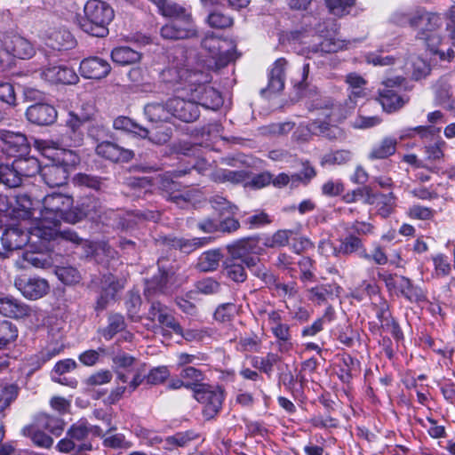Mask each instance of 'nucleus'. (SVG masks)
I'll list each match as a JSON object with an SVG mask.
<instances>
[{"mask_svg": "<svg viewBox=\"0 0 455 455\" xmlns=\"http://www.w3.org/2000/svg\"><path fill=\"white\" fill-rule=\"evenodd\" d=\"M41 209L38 212L39 219H35V227L31 229V235L38 239L53 240L60 235L63 240L75 244H82L86 247V256L99 254L100 251L111 253L109 247L106 244L100 245L83 240L75 231L70 229L58 232L57 228L61 221L76 223L84 216L90 214L89 211H80L74 207V199L71 196L52 193L45 196L40 203Z\"/></svg>", "mask_w": 455, "mask_h": 455, "instance_id": "f257e3e1", "label": "nucleus"}, {"mask_svg": "<svg viewBox=\"0 0 455 455\" xmlns=\"http://www.w3.org/2000/svg\"><path fill=\"white\" fill-rule=\"evenodd\" d=\"M163 79L166 83H179L180 80L187 81L190 95L197 104L209 109H218L223 103L220 93L213 87L206 84L207 80L202 81V73L192 72L183 67L172 65L166 68L163 73Z\"/></svg>", "mask_w": 455, "mask_h": 455, "instance_id": "f03ea898", "label": "nucleus"}, {"mask_svg": "<svg viewBox=\"0 0 455 455\" xmlns=\"http://www.w3.org/2000/svg\"><path fill=\"white\" fill-rule=\"evenodd\" d=\"M346 82L350 90L348 98L345 102V107L334 104L331 100L316 98V102L314 103V108L316 109L324 108L326 111L323 115L333 120L342 121L352 110L355 108L357 100L363 99L366 96V81L363 76L356 73H350L346 77Z\"/></svg>", "mask_w": 455, "mask_h": 455, "instance_id": "7ed1b4c3", "label": "nucleus"}, {"mask_svg": "<svg viewBox=\"0 0 455 455\" xmlns=\"http://www.w3.org/2000/svg\"><path fill=\"white\" fill-rule=\"evenodd\" d=\"M84 13V17L78 20L82 30L98 37L108 34V25L114 18V11L109 4L100 0H88Z\"/></svg>", "mask_w": 455, "mask_h": 455, "instance_id": "20e7f679", "label": "nucleus"}, {"mask_svg": "<svg viewBox=\"0 0 455 455\" xmlns=\"http://www.w3.org/2000/svg\"><path fill=\"white\" fill-rule=\"evenodd\" d=\"M315 102L316 99L308 106V109L310 111H319V117L310 122L307 125L300 124L292 134L293 140L296 141H307L311 135L323 136L329 140H343L345 137L343 130L334 124L339 121H333L326 117L323 115L324 112H328L326 109H316L314 108L313 105Z\"/></svg>", "mask_w": 455, "mask_h": 455, "instance_id": "39448f33", "label": "nucleus"}, {"mask_svg": "<svg viewBox=\"0 0 455 455\" xmlns=\"http://www.w3.org/2000/svg\"><path fill=\"white\" fill-rule=\"evenodd\" d=\"M420 24L417 28L416 39L421 41L432 52H438V48L450 41L449 36L443 34V18L438 12H428L422 7L420 12Z\"/></svg>", "mask_w": 455, "mask_h": 455, "instance_id": "423d86ee", "label": "nucleus"}, {"mask_svg": "<svg viewBox=\"0 0 455 455\" xmlns=\"http://www.w3.org/2000/svg\"><path fill=\"white\" fill-rule=\"evenodd\" d=\"M333 27H335L334 24ZM298 40L303 44V48L300 50L303 54L331 53L346 47L345 41L338 36L335 28H328L327 26L321 24L316 28L315 35L300 34Z\"/></svg>", "mask_w": 455, "mask_h": 455, "instance_id": "0eeeda50", "label": "nucleus"}, {"mask_svg": "<svg viewBox=\"0 0 455 455\" xmlns=\"http://www.w3.org/2000/svg\"><path fill=\"white\" fill-rule=\"evenodd\" d=\"M175 88V95L169 99V111L172 117H175L185 123L196 121L200 116L199 107L190 95L187 81L180 80L172 83Z\"/></svg>", "mask_w": 455, "mask_h": 455, "instance_id": "6e6552de", "label": "nucleus"}, {"mask_svg": "<svg viewBox=\"0 0 455 455\" xmlns=\"http://www.w3.org/2000/svg\"><path fill=\"white\" fill-rule=\"evenodd\" d=\"M88 437L87 421L79 420L69 427L65 437L57 443L55 449L60 453L84 455L93 449Z\"/></svg>", "mask_w": 455, "mask_h": 455, "instance_id": "1a4fd4ad", "label": "nucleus"}, {"mask_svg": "<svg viewBox=\"0 0 455 455\" xmlns=\"http://www.w3.org/2000/svg\"><path fill=\"white\" fill-rule=\"evenodd\" d=\"M1 51L4 52L5 57L2 56L0 52V69L10 65L12 57L28 60L36 54L34 44L26 37L16 34H8L4 36Z\"/></svg>", "mask_w": 455, "mask_h": 455, "instance_id": "9d476101", "label": "nucleus"}, {"mask_svg": "<svg viewBox=\"0 0 455 455\" xmlns=\"http://www.w3.org/2000/svg\"><path fill=\"white\" fill-rule=\"evenodd\" d=\"M194 398L204 405V416L213 419L221 410L225 398L224 390L220 386L204 384L193 394Z\"/></svg>", "mask_w": 455, "mask_h": 455, "instance_id": "9b49d317", "label": "nucleus"}, {"mask_svg": "<svg viewBox=\"0 0 455 455\" xmlns=\"http://www.w3.org/2000/svg\"><path fill=\"white\" fill-rule=\"evenodd\" d=\"M35 227V221H33V225L28 228H21L19 225H14L7 228L2 235V243L4 248L8 251H15L20 250L23 246L28 245L29 248H32L33 245L37 243V242H41L44 245V243L46 241L43 238L38 239L36 236L31 235V229Z\"/></svg>", "mask_w": 455, "mask_h": 455, "instance_id": "f8f14e48", "label": "nucleus"}, {"mask_svg": "<svg viewBox=\"0 0 455 455\" xmlns=\"http://www.w3.org/2000/svg\"><path fill=\"white\" fill-rule=\"evenodd\" d=\"M202 45L215 60L217 68H223L235 59V47L228 40L211 36L203 40Z\"/></svg>", "mask_w": 455, "mask_h": 455, "instance_id": "ddd939ff", "label": "nucleus"}, {"mask_svg": "<svg viewBox=\"0 0 455 455\" xmlns=\"http://www.w3.org/2000/svg\"><path fill=\"white\" fill-rule=\"evenodd\" d=\"M385 283L390 291L401 294L411 303H420L427 300L426 292L411 281L402 275H388L384 277Z\"/></svg>", "mask_w": 455, "mask_h": 455, "instance_id": "4468645a", "label": "nucleus"}, {"mask_svg": "<svg viewBox=\"0 0 455 455\" xmlns=\"http://www.w3.org/2000/svg\"><path fill=\"white\" fill-rule=\"evenodd\" d=\"M160 35L165 40H185L197 37L198 30L191 16L166 23L161 28Z\"/></svg>", "mask_w": 455, "mask_h": 455, "instance_id": "2eb2a0df", "label": "nucleus"}, {"mask_svg": "<svg viewBox=\"0 0 455 455\" xmlns=\"http://www.w3.org/2000/svg\"><path fill=\"white\" fill-rule=\"evenodd\" d=\"M40 209L38 200H34L27 194H19L14 197L13 202L10 203L9 214L12 219L28 220L32 226L35 219H39L35 215Z\"/></svg>", "mask_w": 455, "mask_h": 455, "instance_id": "dca6fc26", "label": "nucleus"}, {"mask_svg": "<svg viewBox=\"0 0 455 455\" xmlns=\"http://www.w3.org/2000/svg\"><path fill=\"white\" fill-rule=\"evenodd\" d=\"M267 321L272 334L276 339L279 351H289L292 347L291 326L283 323L281 313L276 310L267 312Z\"/></svg>", "mask_w": 455, "mask_h": 455, "instance_id": "f3484780", "label": "nucleus"}, {"mask_svg": "<svg viewBox=\"0 0 455 455\" xmlns=\"http://www.w3.org/2000/svg\"><path fill=\"white\" fill-rule=\"evenodd\" d=\"M227 249L229 258L242 261L245 266L255 264L259 250L257 240L253 238L241 239L228 244Z\"/></svg>", "mask_w": 455, "mask_h": 455, "instance_id": "a211bd4d", "label": "nucleus"}, {"mask_svg": "<svg viewBox=\"0 0 455 455\" xmlns=\"http://www.w3.org/2000/svg\"><path fill=\"white\" fill-rule=\"evenodd\" d=\"M50 241H45L44 245L41 242H37L33 248L36 250H26L22 254V262H18L21 267H27L28 265L37 268H48L53 264L52 259L48 252V243Z\"/></svg>", "mask_w": 455, "mask_h": 455, "instance_id": "6ab92c4d", "label": "nucleus"}, {"mask_svg": "<svg viewBox=\"0 0 455 455\" xmlns=\"http://www.w3.org/2000/svg\"><path fill=\"white\" fill-rule=\"evenodd\" d=\"M15 287L29 299H38L46 295L50 290L48 282L41 277H17Z\"/></svg>", "mask_w": 455, "mask_h": 455, "instance_id": "aec40b11", "label": "nucleus"}, {"mask_svg": "<svg viewBox=\"0 0 455 455\" xmlns=\"http://www.w3.org/2000/svg\"><path fill=\"white\" fill-rule=\"evenodd\" d=\"M100 285L101 292L95 306L97 311L106 309L108 304L115 300L116 294L124 287V282L109 273L103 275Z\"/></svg>", "mask_w": 455, "mask_h": 455, "instance_id": "412c9836", "label": "nucleus"}, {"mask_svg": "<svg viewBox=\"0 0 455 455\" xmlns=\"http://www.w3.org/2000/svg\"><path fill=\"white\" fill-rule=\"evenodd\" d=\"M148 318L153 322H157L163 331L181 333V326L172 315L171 309L160 302L151 304Z\"/></svg>", "mask_w": 455, "mask_h": 455, "instance_id": "4be33fe9", "label": "nucleus"}, {"mask_svg": "<svg viewBox=\"0 0 455 455\" xmlns=\"http://www.w3.org/2000/svg\"><path fill=\"white\" fill-rule=\"evenodd\" d=\"M57 110L51 104L37 102L26 110L28 122L36 125H51L57 120Z\"/></svg>", "mask_w": 455, "mask_h": 455, "instance_id": "5701e85b", "label": "nucleus"}, {"mask_svg": "<svg viewBox=\"0 0 455 455\" xmlns=\"http://www.w3.org/2000/svg\"><path fill=\"white\" fill-rule=\"evenodd\" d=\"M342 288L337 283H320L306 289V296L308 301L315 305L322 306L338 298Z\"/></svg>", "mask_w": 455, "mask_h": 455, "instance_id": "b1692460", "label": "nucleus"}, {"mask_svg": "<svg viewBox=\"0 0 455 455\" xmlns=\"http://www.w3.org/2000/svg\"><path fill=\"white\" fill-rule=\"evenodd\" d=\"M80 74L88 79H101L111 71V66L108 60L100 57H89L80 63Z\"/></svg>", "mask_w": 455, "mask_h": 455, "instance_id": "393cba45", "label": "nucleus"}, {"mask_svg": "<svg viewBox=\"0 0 455 455\" xmlns=\"http://www.w3.org/2000/svg\"><path fill=\"white\" fill-rule=\"evenodd\" d=\"M0 140L4 147V150L9 155H25L28 152L29 145L27 137L21 132L0 130Z\"/></svg>", "mask_w": 455, "mask_h": 455, "instance_id": "a878e982", "label": "nucleus"}, {"mask_svg": "<svg viewBox=\"0 0 455 455\" xmlns=\"http://www.w3.org/2000/svg\"><path fill=\"white\" fill-rule=\"evenodd\" d=\"M43 38L48 47L58 51L70 49L76 44L72 34L64 28H50Z\"/></svg>", "mask_w": 455, "mask_h": 455, "instance_id": "bb28decb", "label": "nucleus"}, {"mask_svg": "<svg viewBox=\"0 0 455 455\" xmlns=\"http://www.w3.org/2000/svg\"><path fill=\"white\" fill-rule=\"evenodd\" d=\"M41 77L52 84H76L78 76L73 68L64 65L49 66L41 72Z\"/></svg>", "mask_w": 455, "mask_h": 455, "instance_id": "cd10ccee", "label": "nucleus"}, {"mask_svg": "<svg viewBox=\"0 0 455 455\" xmlns=\"http://www.w3.org/2000/svg\"><path fill=\"white\" fill-rule=\"evenodd\" d=\"M95 151L98 156L112 162H128L134 156L133 151L109 141L98 144Z\"/></svg>", "mask_w": 455, "mask_h": 455, "instance_id": "c85d7f7f", "label": "nucleus"}, {"mask_svg": "<svg viewBox=\"0 0 455 455\" xmlns=\"http://www.w3.org/2000/svg\"><path fill=\"white\" fill-rule=\"evenodd\" d=\"M40 176L48 187H60L68 180V169L60 163L45 164L41 168Z\"/></svg>", "mask_w": 455, "mask_h": 455, "instance_id": "c756f323", "label": "nucleus"}, {"mask_svg": "<svg viewBox=\"0 0 455 455\" xmlns=\"http://www.w3.org/2000/svg\"><path fill=\"white\" fill-rule=\"evenodd\" d=\"M30 307L12 296L0 297V315L11 318H23L29 315Z\"/></svg>", "mask_w": 455, "mask_h": 455, "instance_id": "7c9ffc66", "label": "nucleus"}, {"mask_svg": "<svg viewBox=\"0 0 455 455\" xmlns=\"http://www.w3.org/2000/svg\"><path fill=\"white\" fill-rule=\"evenodd\" d=\"M144 115L151 123L170 122L172 119L169 111V100L165 104L161 102H150L144 107Z\"/></svg>", "mask_w": 455, "mask_h": 455, "instance_id": "2f4dec72", "label": "nucleus"}, {"mask_svg": "<svg viewBox=\"0 0 455 455\" xmlns=\"http://www.w3.org/2000/svg\"><path fill=\"white\" fill-rule=\"evenodd\" d=\"M397 144V139L385 137L371 148L368 158L370 160L387 158L395 153Z\"/></svg>", "mask_w": 455, "mask_h": 455, "instance_id": "473e14b6", "label": "nucleus"}, {"mask_svg": "<svg viewBox=\"0 0 455 455\" xmlns=\"http://www.w3.org/2000/svg\"><path fill=\"white\" fill-rule=\"evenodd\" d=\"M365 247L363 242L357 235L350 234L339 239V245L335 249V254L350 255L357 253L362 258Z\"/></svg>", "mask_w": 455, "mask_h": 455, "instance_id": "72a5a7b5", "label": "nucleus"}, {"mask_svg": "<svg viewBox=\"0 0 455 455\" xmlns=\"http://www.w3.org/2000/svg\"><path fill=\"white\" fill-rule=\"evenodd\" d=\"M422 7H414L408 11L398 10L392 15V21L399 26H410L417 28L420 24V12Z\"/></svg>", "mask_w": 455, "mask_h": 455, "instance_id": "f704fd0d", "label": "nucleus"}, {"mask_svg": "<svg viewBox=\"0 0 455 455\" xmlns=\"http://www.w3.org/2000/svg\"><path fill=\"white\" fill-rule=\"evenodd\" d=\"M87 120V117H79L73 112L68 113L66 120L67 127L70 137V146H80L84 140V132L81 130L82 125Z\"/></svg>", "mask_w": 455, "mask_h": 455, "instance_id": "c9c22d12", "label": "nucleus"}, {"mask_svg": "<svg viewBox=\"0 0 455 455\" xmlns=\"http://www.w3.org/2000/svg\"><path fill=\"white\" fill-rule=\"evenodd\" d=\"M111 59L120 66H127L139 62L141 53L128 46H119L112 50Z\"/></svg>", "mask_w": 455, "mask_h": 455, "instance_id": "e433bc0d", "label": "nucleus"}, {"mask_svg": "<svg viewBox=\"0 0 455 455\" xmlns=\"http://www.w3.org/2000/svg\"><path fill=\"white\" fill-rule=\"evenodd\" d=\"M157 9L163 16L173 20L188 19L192 16L190 9L170 0L160 2Z\"/></svg>", "mask_w": 455, "mask_h": 455, "instance_id": "4c0bfd02", "label": "nucleus"}, {"mask_svg": "<svg viewBox=\"0 0 455 455\" xmlns=\"http://www.w3.org/2000/svg\"><path fill=\"white\" fill-rule=\"evenodd\" d=\"M143 371V365H137L129 370L128 372L117 371V379L123 383H128V392L132 394L145 379H147V375Z\"/></svg>", "mask_w": 455, "mask_h": 455, "instance_id": "58836bf2", "label": "nucleus"}, {"mask_svg": "<svg viewBox=\"0 0 455 455\" xmlns=\"http://www.w3.org/2000/svg\"><path fill=\"white\" fill-rule=\"evenodd\" d=\"M378 100L387 112L395 111L402 108L407 101V100L399 96L393 89L387 87L379 92Z\"/></svg>", "mask_w": 455, "mask_h": 455, "instance_id": "ea45409f", "label": "nucleus"}, {"mask_svg": "<svg viewBox=\"0 0 455 455\" xmlns=\"http://www.w3.org/2000/svg\"><path fill=\"white\" fill-rule=\"evenodd\" d=\"M168 243L175 248L179 249L184 253H190L197 248L203 247L207 244L209 238H183V237H169L167 239Z\"/></svg>", "mask_w": 455, "mask_h": 455, "instance_id": "a19ab883", "label": "nucleus"}, {"mask_svg": "<svg viewBox=\"0 0 455 455\" xmlns=\"http://www.w3.org/2000/svg\"><path fill=\"white\" fill-rule=\"evenodd\" d=\"M287 62L280 58L275 63L269 75L268 90L272 92H278L284 86V68Z\"/></svg>", "mask_w": 455, "mask_h": 455, "instance_id": "79ce46f5", "label": "nucleus"}, {"mask_svg": "<svg viewBox=\"0 0 455 455\" xmlns=\"http://www.w3.org/2000/svg\"><path fill=\"white\" fill-rule=\"evenodd\" d=\"M113 127L115 130L132 133L141 139H145L148 135V130L147 128L140 126L131 118L124 116H118L114 120Z\"/></svg>", "mask_w": 455, "mask_h": 455, "instance_id": "37998d69", "label": "nucleus"}, {"mask_svg": "<svg viewBox=\"0 0 455 455\" xmlns=\"http://www.w3.org/2000/svg\"><path fill=\"white\" fill-rule=\"evenodd\" d=\"M224 271L226 275L235 283H243L247 278L244 263L228 257L225 260Z\"/></svg>", "mask_w": 455, "mask_h": 455, "instance_id": "c03bdc74", "label": "nucleus"}, {"mask_svg": "<svg viewBox=\"0 0 455 455\" xmlns=\"http://www.w3.org/2000/svg\"><path fill=\"white\" fill-rule=\"evenodd\" d=\"M22 433L25 436L30 438L32 443L39 448L50 449L53 445L54 441L52 437L33 426L24 427Z\"/></svg>", "mask_w": 455, "mask_h": 455, "instance_id": "a18cd8bd", "label": "nucleus"}, {"mask_svg": "<svg viewBox=\"0 0 455 455\" xmlns=\"http://www.w3.org/2000/svg\"><path fill=\"white\" fill-rule=\"evenodd\" d=\"M180 376L185 381L186 388L190 389L195 393V390L203 387L204 383H202L204 379L203 372L192 366H187L182 369Z\"/></svg>", "mask_w": 455, "mask_h": 455, "instance_id": "49530a36", "label": "nucleus"}, {"mask_svg": "<svg viewBox=\"0 0 455 455\" xmlns=\"http://www.w3.org/2000/svg\"><path fill=\"white\" fill-rule=\"evenodd\" d=\"M21 180L24 177H33L41 172L42 166L35 157L17 158L14 160Z\"/></svg>", "mask_w": 455, "mask_h": 455, "instance_id": "de8ad7c7", "label": "nucleus"}, {"mask_svg": "<svg viewBox=\"0 0 455 455\" xmlns=\"http://www.w3.org/2000/svg\"><path fill=\"white\" fill-rule=\"evenodd\" d=\"M371 104H376L375 101L369 102L364 107H362L359 108L358 115L355 118V120L352 122V126L355 129H369L372 128L374 126H377L381 123L380 117L378 116H365L364 114L367 111V108L371 106Z\"/></svg>", "mask_w": 455, "mask_h": 455, "instance_id": "09e8293b", "label": "nucleus"}, {"mask_svg": "<svg viewBox=\"0 0 455 455\" xmlns=\"http://www.w3.org/2000/svg\"><path fill=\"white\" fill-rule=\"evenodd\" d=\"M0 182L10 188H17L21 184L22 180L14 162L12 164H0Z\"/></svg>", "mask_w": 455, "mask_h": 455, "instance_id": "8fccbe9b", "label": "nucleus"}, {"mask_svg": "<svg viewBox=\"0 0 455 455\" xmlns=\"http://www.w3.org/2000/svg\"><path fill=\"white\" fill-rule=\"evenodd\" d=\"M124 328L125 322L124 316L119 314H112L108 316V326L100 329L99 332L106 340H109L116 333L124 330Z\"/></svg>", "mask_w": 455, "mask_h": 455, "instance_id": "3c124183", "label": "nucleus"}, {"mask_svg": "<svg viewBox=\"0 0 455 455\" xmlns=\"http://www.w3.org/2000/svg\"><path fill=\"white\" fill-rule=\"evenodd\" d=\"M220 259V253L218 251H208L199 257L196 267L202 272L213 271L217 269Z\"/></svg>", "mask_w": 455, "mask_h": 455, "instance_id": "603ef678", "label": "nucleus"}, {"mask_svg": "<svg viewBox=\"0 0 455 455\" xmlns=\"http://www.w3.org/2000/svg\"><path fill=\"white\" fill-rule=\"evenodd\" d=\"M329 12L337 17H342L350 13L355 0H323Z\"/></svg>", "mask_w": 455, "mask_h": 455, "instance_id": "864d4df0", "label": "nucleus"}, {"mask_svg": "<svg viewBox=\"0 0 455 455\" xmlns=\"http://www.w3.org/2000/svg\"><path fill=\"white\" fill-rule=\"evenodd\" d=\"M39 424L44 429L56 436L60 435L65 426V422L62 419L49 415L41 416L39 419Z\"/></svg>", "mask_w": 455, "mask_h": 455, "instance_id": "5fc2aeb1", "label": "nucleus"}, {"mask_svg": "<svg viewBox=\"0 0 455 455\" xmlns=\"http://www.w3.org/2000/svg\"><path fill=\"white\" fill-rule=\"evenodd\" d=\"M352 158V153L349 150H336L325 154L321 160L322 165L345 164Z\"/></svg>", "mask_w": 455, "mask_h": 455, "instance_id": "6e6d98bb", "label": "nucleus"}, {"mask_svg": "<svg viewBox=\"0 0 455 455\" xmlns=\"http://www.w3.org/2000/svg\"><path fill=\"white\" fill-rule=\"evenodd\" d=\"M102 444L109 449L128 450L132 447V443L127 440L124 434L116 433L106 436Z\"/></svg>", "mask_w": 455, "mask_h": 455, "instance_id": "4d7b16f0", "label": "nucleus"}, {"mask_svg": "<svg viewBox=\"0 0 455 455\" xmlns=\"http://www.w3.org/2000/svg\"><path fill=\"white\" fill-rule=\"evenodd\" d=\"M18 336L16 326L6 320L0 321V349L13 341Z\"/></svg>", "mask_w": 455, "mask_h": 455, "instance_id": "13d9d810", "label": "nucleus"}, {"mask_svg": "<svg viewBox=\"0 0 455 455\" xmlns=\"http://www.w3.org/2000/svg\"><path fill=\"white\" fill-rule=\"evenodd\" d=\"M395 196L391 192L387 195L381 194L378 203V212L383 218L390 216L395 207Z\"/></svg>", "mask_w": 455, "mask_h": 455, "instance_id": "bf43d9fd", "label": "nucleus"}, {"mask_svg": "<svg viewBox=\"0 0 455 455\" xmlns=\"http://www.w3.org/2000/svg\"><path fill=\"white\" fill-rule=\"evenodd\" d=\"M261 341L257 335L241 337L235 348L240 352H259Z\"/></svg>", "mask_w": 455, "mask_h": 455, "instance_id": "052dcab7", "label": "nucleus"}, {"mask_svg": "<svg viewBox=\"0 0 455 455\" xmlns=\"http://www.w3.org/2000/svg\"><path fill=\"white\" fill-rule=\"evenodd\" d=\"M286 308L292 320L300 323L307 322L311 316L310 311L300 303L286 304Z\"/></svg>", "mask_w": 455, "mask_h": 455, "instance_id": "680f3d73", "label": "nucleus"}, {"mask_svg": "<svg viewBox=\"0 0 455 455\" xmlns=\"http://www.w3.org/2000/svg\"><path fill=\"white\" fill-rule=\"evenodd\" d=\"M251 272L266 284H273L275 282L274 275L263 264L259 262V257L255 260L253 266H246Z\"/></svg>", "mask_w": 455, "mask_h": 455, "instance_id": "e2e57ef3", "label": "nucleus"}, {"mask_svg": "<svg viewBox=\"0 0 455 455\" xmlns=\"http://www.w3.org/2000/svg\"><path fill=\"white\" fill-rule=\"evenodd\" d=\"M362 259L366 260H372L377 265H386L388 261V258L383 249V247L379 243L373 244V249L371 253L366 251H363Z\"/></svg>", "mask_w": 455, "mask_h": 455, "instance_id": "0e129e2a", "label": "nucleus"}, {"mask_svg": "<svg viewBox=\"0 0 455 455\" xmlns=\"http://www.w3.org/2000/svg\"><path fill=\"white\" fill-rule=\"evenodd\" d=\"M196 289L198 292L204 295H212L220 291L221 285L212 278H204L196 283Z\"/></svg>", "mask_w": 455, "mask_h": 455, "instance_id": "69168bd1", "label": "nucleus"}, {"mask_svg": "<svg viewBox=\"0 0 455 455\" xmlns=\"http://www.w3.org/2000/svg\"><path fill=\"white\" fill-rule=\"evenodd\" d=\"M247 172L244 171H232L222 169L218 171L217 178L220 181H228L234 184L240 183L245 180Z\"/></svg>", "mask_w": 455, "mask_h": 455, "instance_id": "338daca9", "label": "nucleus"}, {"mask_svg": "<svg viewBox=\"0 0 455 455\" xmlns=\"http://www.w3.org/2000/svg\"><path fill=\"white\" fill-rule=\"evenodd\" d=\"M207 22L214 28H226L233 24V19L220 12H212L208 15Z\"/></svg>", "mask_w": 455, "mask_h": 455, "instance_id": "774afa93", "label": "nucleus"}]
</instances>
